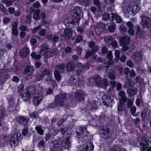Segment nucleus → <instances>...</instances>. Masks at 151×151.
<instances>
[{
    "mask_svg": "<svg viewBox=\"0 0 151 151\" xmlns=\"http://www.w3.org/2000/svg\"><path fill=\"white\" fill-rule=\"evenodd\" d=\"M138 140L140 142L139 145L142 147V151H151V147H147L146 146L148 145L149 142L151 143V142L149 141L146 136H143L142 138L138 137Z\"/></svg>",
    "mask_w": 151,
    "mask_h": 151,
    "instance_id": "obj_1",
    "label": "nucleus"
},
{
    "mask_svg": "<svg viewBox=\"0 0 151 151\" xmlns=\"http://www.w3.org/2000/svg\"><path fill=\"white\" fill-rule=\"evenodd\" d=\"M68 94H60L55 96V102L58 106H63L65 104Z\"/></svg>",
    "mask_w": 151,
    "mask_h": 151,
    "instance_id": "obj_2",
    "label": "nucleus"
},
{
    "mask_svg": "<svg viewBox=\"0 0 151 151\" xmlns=\"http://www.w3.org/2000/svg\"><path fill=\"white\" fill-rule=\"evenodd\" d=\"M140 9V7L137 3L133 2L129 4L127 10L129 14L134 16L139 11Z\"/></svg>",
    "mask_w": 151,
    "mask_h": 151,
    "instance_id": "obj_3",
    "label": "nucleus"
},
{
    "mask_svg": "<svg viewBox=\"0 0 151 151\" xmlns=\"http://www.w3.org/2000/svg\"><path fill=\"white\" fill-rule=\"evenodd\" d=\"M22 138V137L20 133H16L14 134L10 140V144L11 147H14L16 145H17Z\"/></svg>",
    "mask_w": 151,
    "mask_h": 151,
    "instance_id": "obj_4",
    "label": "nucleus"
},
{
    "mask_svg": "<svg viewBox=\"0 0 151 151\" xmlns=\"http://www.w3.org/2000/svg\"><path fill=\"white\" fill-rule=\"evenodd\" d=\"M70 15L76 18L75 19H78V22L81 17L83 16V12L81 8L79 6H76L74 10L70 12Z\"/></svg>",
    "mask_w": 151,
    "mask_h": 151,
    "instance_id": "obj_5",
    "label": "nucleus"
},
{
    "mask_svg": "<svg viewBox=\"0 0 151 151\" xmlns=\"http://www.w3.org/2000/svg\"><path fill=\"white\" fill-rule=\"evenodd\" d=\"M76 67L78 69L76 70L77 76H80L83 73L86 72L89 68L88 64L83 65L81 63H78L76 64Z\"/></svg>",
    "mask_w": 151,
    "mask_h": 151,
    "instance_id": "obj_6",
    "label": "nucleus"
},
{
    "mask_svg": "<svg viewBox=\"0 0 151 151\" xmlns=\"http://www.w3.org/2000/svg\"><path fill=\"white\" fill-rule=\"evenodd\" d=\"M78 19H75L71 17H68L64 21V24L67 27H74L77 24H78Z\"/></svg>",
    "mask_w": 151,
    "mask_h": 151,
    "instance_id": "obj_7",
    "label": "nucleus"
},
{
    "mask_svg": "<svg viewBox=\"0 0 151 151\" xmlns=\"http://www.w3.org/2000/svg\"><path fill=\"white\" fill-rule=\"evenodd\" d=\"M51 151H63L61 145L58 141H53L50 144Z\"/></svg>",
    "mask_w": 151,
    "mask_h": 151,
    "instance_id": "obj_8",
    "label": "nucleus"
},
{
    "mask_svg": "<svg viewBox=\"0 0 151 151\" xmlns=\"http://www.w3.org/2000/svg\"><path fill=\"white\" fill-rule=\"evenodd\" d=\"M34 70V68L32 66H26L24 71L25 78L27 79L31 78L32 77V73Z\"/></svg>",
    "mask_w": 151,
    "mask_h": 151,
    "instance_id": "obj_9",
    "label": "nucleus"
},
{
    "mask_svg": "<svg viewBox=\"0 0 151 151\" xmlns=\"http://www.w3.org/2000/svg\"><path fill=\"white\" fill-rule=\"evenodd\" d=\"M40 10L39 9L35 10L34 12V13L33 15V18L36 20L41 19L42 20L45 19V15L44 12H42L41 13L40 15Z\"/></svg>",
    "mask_w": 151,
    "mask_h": 151,
    "instance_id": "obj_10",
    "label": "nucleus"
},
{
    "mask_svg": "<svg viewBox=\"0 0 151 151\" xmlns=\"http://www.w3.org/2000/svg\"><path fill=\"white\" fill-rule=\"evenodd\" d=\"M74 96L76 99L82 101L84 99V92L81 90H78L74 93Z\"/></svg>",
    "mask_w": 151,
    "mask_h": 151,
    "instance_id": "obj_11",
    "label": "nucleus"
},
{
    "mask_svg": "<svg viewBox=\"0 0 151 151\" xmlns=\"http://www.w3.org/2000/svg\"><path fill=\"white\" fill-rule=\"evenodd\" d=\"M76 136L78 138H82L87 135L86 128V127H80V129L76 131Z\"/></svg>",
    "mask_w": 151,
    "mask_h": 151,
    "instance_id": "obj_12",
    "label": "nucleus"
},
{
    "mask_svg": "<svg viewBox=\"0 0 151 151\" xmlns=\"http://www.w3.org/2000/svg\"><path fill=\"white\" fill-rule=\"evenodd\" d=\"M100 133L101 137L105 139H108L111 137V134L109 129H101Z\"/></svg>",
    "mask_w": 151,
    "mask_h": 151,
    "instance_id": "obj_13",
    "label": "nucleus"
},
{
    "mask_svg": "<svg viewBox=\"0 0 151 151\" xmlns=\"http://www.w3.org/2000/svg\"><path fill=\"white\" fill-rule=\"evenodd\" d=\"M102 100L103 104L107 107L109 104L112 101L111 97L107 94L103 95L102 97Z\"/></svg>",
    "mask_w": 151,
    "mask_h": 151,
    "instance_id": "obj_14",
    "label": "nucleus"
},
{
    "mask_svg": "<svg viewBox=\"0 0 151 151\" xmlns=\"http://www.w3.org/2000/svg\"><path fill=\"white\" fill-rule=\"evenodd\" d=\"M42 93H37L36 94L35 96L33 99V104L35 105H38L42 99Z\"/></svg>",
    "mask_w": 151,
    "mask_h": 151,
    "instance_id": "obj_15",
    "label": "nucleus"
},
{
    "mask_svg": "<svg viewBox=\"0 0 151 151\" xmlns=\"http://www.w3.org/2000/svg\"><path fill=\"white\" fill-rule=\"evenodd\" d=\"M86 108L88 110L93 111L95 110L98 109L97 104L94 100H89Z\"/></svg>",
    "mask_w": 151,
    "mask_h": 151,
    "instance_id": "obj_16",
    "label": "nucleus"
},
{
    "mask_svg": "<svg viewBox=\"0 0 151 151\" xmlns=\"http://www.w3.org/2000/svg\"><path fill=\"white\" fill-rule=\"evenodd\" d=\"M141 18L142 26L145 27H150L151 25V21L150 18L145 16L142 17Z\"/></svg>",
    "mask_w": 151,
    "mask_h": 151,
    "instance_id": "obj_17",
    "label": "nucleus"
},
{
    "mask_svg": "<svg viewBox=\"0 0 151 151\" xmlns=\"http://www.w3.org/2000/svg\"><path fill=\"white\" fill-rule=\"evenodd\" d=\"M62 145L66 149H70L71 147V143L69 137H64L62 140Z\"/></svg>",
    "mask_w": 151,
    "mask_h": 151,
    "instance_id": "obj_18",
    "label": "nucleus"
},
{
    "mask_svg": "<svg viewBox=\"0 0 151 151\" xmlns=\"http://www.w3.org/2000/svg\"><path fill=\"white\" fill-rule=\"evenodd\" d=\"M93 145L91 142H88L83 145V148L80 151H93Z\"/></svg>",
    "mask_w": 151,
    "mask_h": 151,
    "instance_id": "obj_19",
    "label": "nucleus"
},
{
    "mask_svg": "<svg viewBox=\"0 0 151 151\" xmlns=\"http://www.w3.org/2000/svg\"><path fill=\"white\" fill-rule=\"evenodd\" d=\"M49 49V45L47 43H44L42 46V48L41 50L40 53L43 54H45L46 56V54H47L48 52L49 51L48 50Z\"/></svg>",
    "mask_w": 151,
    "mask_h": 151,
    "instance_id": "obj_20",
    "label": "nucleus"
},
{
    "mask_svg": "<svg viewBox=\"0 0 151 151\" xmlns=\"http://www.w3.org/2000/svg\"><path fill=\"white\" fill-rule=\"evenodd\" d=\"M123 51L128 50L129 47L127 46L130 42V39L127 37H123Z\"/></svg>",
    "mask_w": 151,
    "mask_h": 151,
    "instance_id": "obj_21",
    "label": "nucleus"
},
{
    "mask_svg": "<svg viewBox=\"0 0 151 151\" xmlns=\"http://www.w3.org/2000/svg\"><path fill=\"white\" fill-rule=\"evenodd\" d=\"M93 79L95 81L96 85L98 86H101L102 83L101 79L100 76L96 75L93 76Z\"/></svg>",
    "mask_w": 151,
    "mask_h": 151,
    "instance_id": "obj_22",
    "label": "nucleus"
},
{
    "mask_svg": "<svg viewBox=\"0 0 151 151\" xmlns=\"http://www.w3.org/2000/svg\"><path fill=\"white\" fill-rule=\"evenodd\" d=\"M18 24L15 22L12 25V34L15 36H17L18 35V31L17 29Z\"/></svg>",
    "mask_w": 151,
    "mask_h": 151,
    "instance_id": "obj_23",
    "label": "nucleus"
},
{
    "mask_svg": "<svg viewBox=\"0 0 151 151\" xmlns=\"http://www.w3.org/2000/svg\"><path fill=\"white\" fill-rule=\"evenodd\" d=\"M29 52V48L27 47H25L21 50L20 55L22 57H24L28 54Z\"/></svg>",
    "mask_w": 151,
    "mask_h": 151,
    "instance_id": "obj_24",
    "label": "nucleus"
},
{
    "mask_svg": "<svg viewBox=\"0 0 151 151\" xmlns=\"http://www.w3.org/2000/svg\"><path fill=\"white\" fill-rule=\"evenodd\" d=\"M78 76L77 75L76 76L75 75L71 76L70 81L71 84H74L79 83L80 79L78 78L77 80L76 79L78 77Z\"/></svg>",
    "mask_w": 151,
    "mask_h": 151,
    "instance_id": "obj_25",
    "label": "nucleus"
},
{
    "mask_svg": "<svg viewBox=\"0 0 151 151\" xmlns=\"http://www.w3.org/2000/svg\"><path fill=\"white\" fill-rule=\"evenodd\" d=\"M19 121L21 123L26 126L28 123L29 119L28 117L20 116H19Z\"/></svg>",
    "mask_w": 151,
    "mask_h": 151,
    "instance_id": "obj_26",
    "label": "nucleus"
},
{
    "mask_svg": "<svg viewBox=\"0 0 151 151\" xmlns=\"http://www.w3.org/2000/svg\"><path fill=\"white\" fill-rule=\"evenodd\" d=\"M35 129L39 134L41 135H43L44 130L43 129L42 126V125H37L35 127Z\"/></svg>",
    "mask_w": 151,
    "mask_h": 151,
    "instance_id": "obj_27",
    "label": "nucleus"
},
{
    "mask_svg": "<svg viewBox=\"0 0 151 151\" xmlns=\"http://www.w3.org/2000/svg\"><path fill=\"white\" fill-rule=\"evenodd\" d=\"M64 31V33L63 35L64 37L66 39H69L71 37L72 34V32L71 30L67 29H65Z\"/></svg>",
    "mask_w": 151,
    "mask_h": 151,
    "instance_id": "obj_28",
    "label": "nucleus"
},
{
    "mask_svg": "<svg viewBox=\"0 0 151 151\" xmlns=\"http://www.w3.org/2000/svg\"><path fill=\"white\" fill-rule=\"evenodd\" d=\"M75 68V64L73 61L70 62L68 63L66 66L67 70L68 71L73 70Z\"/></svg>",
    "mask_w": 151,
    "mask_h": 151,
    "instance_id": "obj_29",
    "label": "nucleus"
},
{
    "mask_svg": "<svg viewBox=\"0 0 151 151\" xmlns=\"http://www.w3.org/2000/svg\"><path fill=\"white\" fill-rule=\"evenodd\" d=\"M114 19L116 21L117 23H120L122 21V18L119 16L114 13L112 14L111 20H113Z\"/></svg>",
    "mask_w": 151,
    "mask_h": 151,
    "instance_id": "obj_30",
    "label": "nucleus"
},
{
    "mask_svg": "<svg viewBox=\"0 0 151 151\" xmlns=\"http://www.w3.org/2000/svg\"><path fill=\"white\" fill-rule=\"evenodd\" d=\"M40 71L41 73L42 74L44 77L45 76H48L50 74H52L50 70L48 68H42V70Z\"/></svg>",
    "mask_w": 151,
    "mask_h": 151,
    "instance_id": "obj_31",
    "label": "nucleus"
},
{
    "mask_svg": "<svg viewBox=\"0 0 151 151\" xmlns=\"http://www.w3.org/2000/svg\"><path fill=\"white\" fill-rule=\"evenodd\" d=\"M59 52L58 50L56 49L52 50L50 51H49L46 54V56L48 58L51 57Z\"/></svg>",
    "mask_w": 151,
    "mask_h": 151,
    "instance_id": "obj_32",
    "label": "nucleus"
},
{
    "mask_svg": "<svg viewBox=\"0 0 151 151\" xmlns=\"http://www.w3.org/2000/svg\"><path fill=\"white\" fill-rule=\"evenodd\" d=\"M21 97L22 99L24 101H27L29 99L31 96L30 94L27 92L26 93H22L21 94Z\"/></svg>",
    "mask_w": 151,
    "mask_h": 151,
    "instance_id": "obj_33",
    "label": "nucleus"
},
{
    "mask_svg": "<svg viewBox=\"0 0 151 151\" xmlns=\"http://www.w3.org/2000/svg\"><path fill=\"white\" fill-rule=\"evenodd\" d=\"M114 38L111 37H106L104 38V40L107 45H110L114 40Z\"/></svg>",
    "mask_w": 151,
    "mask_h": 151,
    "instance_id": "obj_34",
    "label": "nucleus"
},
{
    "mask_svg": "<svg viewBox=\"0 0 151 151\" xmlns=\"http://www.w3.org/2000/svg\"><path fill=\"white\" fill-rule=\"evenodd\" d=\"M54 75L55 79L58 81H60L62 78V76L60 75V72L56 70L54 71Z\"/></svg>",
    "mask_w": 151,
    "mask_h": 151,
    "instance_id": "obj_35",
    "label": "nucleus"
},
{
    "mask_svg": "<svg viewBox=\"0 0 151 151\" xmlns=\"http://www.w3.org/2000/svg\"><path fill=\"white\" fill-rule=\"evenodd\" d=\"M105 25L102 23L99 22L97 23L96 25L97 28H96L95 29L96 31H98L99 30V33H98L99 34L100 33V30H99V29H103V28L104 29H105Z\"/></svg>",
    "mask_w": 151,
    "mask_h": 151,
    "instance_id": "obj_36",
    "label": "nucleus"
},
{
    "mask_svg": "<svg viewBox=\"0 0 151 151\" xmlns=\"http://www.w3.org/2000/svg\"><path fill=\"white\" fill-rule=\"evenodd\" d=\"M136 33L137 36L139 37H142L143 35V31L141 29L139 26L137 27Z\"/></svg>",
    "mask_w": 151,
    "mask_h": 151,
    "instance_id": "obj_37",
    "label": "nucleus"
},
{
    "mask_svg": "<svg viewBox=\"0 0 151 151\" xmlns=\"http://www.w3.org/2000/svg\"><path fill=\"white\" fill-rule=\"evenodd\" d=\"M5 111V108L2 106H0V119H2L4 118Z\"/></svg>",
    "mask_w": 151,
    "mask_h": 151,
    "instance_id": "obj_38",
    "label": "nucleus"
},
{
    "mask_svg": "<svg viewBox=\"0 0 151 151\" xmlns=\"http://www.w3.org/2000/svg\"><path fill=\"white\" fill-rule=\"evenodd\" d=\"M35 92V89L32 86H29L27 88V92L30 94V95L34 93Z\"/></svg>",
    "mask_w": 151,
    "mask_h": 151,
    "instance_id": "obj_39",
    "label": "nucleus"
},
{
    "mask_svg": "<svg viewBox=\"0 0 151 151\" xmlns=\"http://www.w3.org/2000/svg\"><path fill=\"white\" fill-rule=\"evenodd\" d=\"M134 84V82L131 81H126L125 83V86L126 88L128 87H131L132 86H133Z\"/></svg>",
    "mask_w": 151,
    "mask_h": 151,
    "instance_id": "obj_40",
    "label": "nucleus"
},
{
    "mask_svg": "<svg viewBox=\"0 0 151 151\" xmlns=\"http://www.w3.org/2000/svg\"><path fill=\"white\" fill-rule=\"evenodd\" d=\"M45 81H47L48 83H51L54 81L52 74L47 76L45 79Z\"/></svg>",
    "mask_w": 151,
    "mask_h": 151,
    "instance_id": "obj_41",
    "label": "nucleus"
},
{
    "mask_svg": "<svg viewBox=\"0 0 151 151\" xmlns=\"http://www.w3.org/2000/svg\"><path fill=\"white\" fill-rule=\"evenodd\" d=\"M118 110L119 111H121L123 110V99L122 98V100L120 99L119 102L118 103Z\"/></svg>",
    "mask_w": 151,
    "mask_h": 151,
    "instance_id": "obj_42",
    "label": "nucleus"
},
{
    "mask_svg": "<svg viewBox=\"0 0 151 151\" xmlns=\"http://www.w3.org/2000/svg\"><path fill=\"white\" fill-rule=\"evenodd\" d=\"M115 28V24L114 23H112L111 25L108 27V29L110 32H113Z\"/></svg>",
    "mask_w": 151,
    "mask_h": 151,
    "instance_id": "obj_43",
    "label": "nucleus"
},
{
    "mask_svg": "<svg viewBox=\"0 0 151 151\" xmlns=\"http://www.w3.org/2000/svg\"><path fill=\"white\" fill-rule=\"evenodd\" d=\"M65 67V65L64 63H60L58 64L56 66V68L57 69L60 70H63L64 69Z\"/></svg>",
    "mask_w": 151,
    "mask_h": 151,
    "instance_id": "obj_44",
    "label": "nucleus"
},
{
    "mask_svg": "<svg viewBox=\"0 0 151 151\" xmlns=\"http://www.w3.org/2000/svg\"><path fill=\"white\" fill-rule=\"evenodd\" d=\"M113 63V61H109L107 63H104L103 64L104 68L106 70H107L109 66L111 65L112 63Z\"/></svg>",
    "mask_w": 151,
    "mask_h": 151,
    "instance_id": "obj_45",
    "label": "nucleus"
},
{
    "mask_svg": "<svg viewBox=\"0 0 151 151\" xmlns=\"http://www.w3.org/2000/svg\"><path fill=\"white\" fill-rule=\"evenodd\" d=\"M129 91L130 94L133 96L135 95L137 92V89L133 87L131 88Z\"/></svg>",
    "mask_w": 151,
    "mask_h": 151,
    "instance_id": "obj_46",
    "label": "nucleus"
},
{
    "mask_svg": "<svg viewBox=\"0 0 151 151\" xmlns=\"http://www.w3.org/2000/svg\"><path fill=\"white\" fill-rule=\"evenodd\" d=\"M31 55L32 58L36 60H39L41 58V56L40 55H37L35 52H32Z\"/></svg>",
    "mask_w": 151,
    "mask_h": 151,
    "instance_id": "obj_47",
    "label": "nucleus"
},
{
    "mask_svg": "<svg viewBox=\"0 0 151 151\" xmlns=\"http://www.w3.org/2000/svg\"><path fill=\"white\" fill-rule=\"evenodd\" d=\"M29 128L27 127H25L23 129L22 134L24 136H26L27 135L28 133Z\"/></svg>",
    "mask_w": 151,
    "mask_h": 151,
    "instance_id": "obj_48",
    "label": "nucleus"
},
{
    "mask_svg": "<svg viewBox=\"0 0 151 151\" xmlns=\"http://www.w3.org/2000/svg\"><path fill=\"white\" fill-rule=\"evenodd\" d=\"M119 51L118 50H116L115 51V59L116 62H117L119 58Z\"/></svg>",
    "mask_w": 151,
    "mask_h": 151,
    "instance_id": "obj_49",
    "label": "nucleus"
},
{
    "mask_svg": "<svg viewBox=\"0 0 151 151\" xmlns=\"http://www.w3.org/2000/svg\"><path fill=\"white\" fill-rule=\"evenodd\" d=\"M110 16L109 14L104 13L102 15V18L104 20H106L109 19Z\"/></svg>",
    "mask_w": 151,
    "mask_h": 151,
    "instance_id": "obj_50",
    "label": "nucleus"
},
{
    "mask_svg": "<svg viewBox=\"0 0 151 151\" xmlns=\"http://www.w3.org/2000/svg\"><path fill=\"white\" fill-rule=\"evenodd\" d=\"M44 78V76L42 74L38 73L36 76V78L37 79V81H40Z\"/></svg>",
    "mask_w": 151,
    "mask_h": 151,
    "instance_id": "obj_51",
    "label": "nucleus"
},
{
    "mask_svg": "<svg viewBox=\"0 0 151 151\" xmlns=\"http://www.w3.org/2000/svg\"><path fill=\"white\" fill-rule=\"evenodd\" d=\"M52 137V134L48 132L45 134V140L46 141L49 140Z\"/></svg>",
    "mask_w": 151,
    "mask_h": 151,
    "instance_id": "obj_52",
    "label": "nucleus"
},
{
    "mask_svg": "<svg viewBox=\"0 0 151 151\" xmlns=\"http://www.w3.org/2000/svg\"><path fill=\"white\" fill-rule=\"evenodd\" d=\"M41 6L39 2L37 1L33 4L32 7L34 9H38Z\"/></svg>",
    "mask_w": 151,
    "mask_h": 151,
    "instance_id": "obj_53",
    "label": "nucleus"
},
{
    "mask_svg": "<svg viewBox=\"0 0 151 151\" xmlns=\"http://www.w3.org/2000/svg\"><path fill=\"white\" fill-rule=\"evenodd\" d=\"M94 4L96 5L98 8H100L101 7V4L99 0H93Z\"/></svg>",
    "mask_w": 151,
    "mask_h": 151,
    "instance_id": "obj_54",
    "label": "nucleus"
},
{
    "mask_svg": "<svg viewBox=\"0 0 151 151\" xmlns=\"http://www.w3.org/2000/svg\"><path fill=\"white\" fill-rule=\"evenodd\" d=\"M136 111V107L134 106L133 107L130 109V112L131 114L133 116H135L136 115L135 114V112Z\"/></svg>",
    "mask_w": 151,
    "mask_h": 151,
    "instance_id": "obj_55",
    "label": "nucleus"
},
{
    "mask_svg": "<svg viewBox=\"0 0 151 151\" xmlns=\"http://www.w3.org/2000/svg\"><path fill=\"white\" fill-rule=\"evenodd\" d=\"M9 103L11 107H13L15 104V101L13 99H10L9 101Z\"/></svg>",
    "mask_w": 151,
    "mask_h": 151,
    "instance_id": "obj_56",
    "label": "nucleus"
},
{
    "mask_svg": "<svg viewBox=\"0 0 151 151\" xmlns=\"http://www.w3.org/2000/svg\"><path fill=\"white\" fill-rule=\"evenodd\" d=\"M83 40V38L82 35H78L76 39V41L77 43H79L82 41Z\"/></svg>",
    "mask_w": 151,
    "mask_h": 151,
    "instance_id": "obj_57",
    "label": "nucleus"
},
{
    "mask_svg": "<svg viewBox=\"0 0 151 151\" xmlns=\"http://www.w3.org/2000/svg\"><path fill=\"white\" fill-rule=\"evenodd\" d=\"M94 53L93 51H88L86 53V58H89L91 55H92Z\"/></svg>",
    "mask_w": 151,
    "mask_h": 151,
    "instance_id": "obj_58",
    "label": "nucleus"
},
{
    "mask_svg": "<svg viewBox=\"0 0 151 151\" xmlns=\"http://www.w3.org/2000/svg\"><path fill=\"white\" fill-rule=\"evenodd\" d=\"M5 71L4 70H1V73H2V74H0V75L2 77V81H4V79H5V75L6 74V73H4V72H5Z\"/></svg>",
    "mask_w": 151,
    "mask_h": 151,
    "instance_id": "obj_59",
    "label": "nucleus"
},
{
    "mask_svg": "<svg viewBox=\"0 0 151 151\" xmlns=\"http://www.w3.org/2000/svg\"><path fill=\"white\" fill-rule=\"evenodd\" d=\"M15 1L14 0H8L6 2V5L7 6H10L12 5V3Z\"/></svg>",
    "mask_w": 151,
    "mask_h": 151,
    "instance_id": "obj_60",
    "label": "nucleus"
},
{
    "mask_svg": "<svg viewBox=\"0 0 151 151\" xmlns=\"http://www.w3.org/2000/svg\"><path fill=\"white\" fill-rule=\"evenodd\" d=\"M110 151H122L121 149L118 146H114L112 147Z\"/></svg>",
    "mask_w": 151,
    "mask_h": 151,
    "instance_id": "obj_61",
    "label": "nucleus"
},
{
    "mask_svg": "<svg viewBox=\"0 0 151 151\" xmlns=\"http://www.w3.org/2000/svg\"><path fill=\"white\" fill-rule=\"evenodd\" d=\"M107 57L108 59L110 60L112 58L113 55L111 51H109L108 52Z\"/></svg>",
    "mask_w": 151,
    "mask_h": 151,
    "instance_id": "obj_62",
    "label": "nucleus"
},
{
    "mask_svg": "<svg viewBox=\"0 0 151 151\" xmlns=\"http://www.w3.org/2000/svg\"><path fill=\"white\" fill-rule=\"evenodd\" d=\"M37 40L34 38H31L30 40V43L32 45H36Z\"/></svg>",
    "mask_w": 151,
    "mask_h": 151,
    "instance_id": "obj_63",
    "label": "nucleus"
},
{
    "mask_svg": "<svg viewBox=\"0 0 151 151\" xmlns=\"http://www.w3.org/2000/svg\"><path fill=\"white\" fill-rule=\"evenodd\" d=\"M108 76L109 78L112 80L115 79L116 78V76L111 73H109Z\"/></svg>",
    "mask_w": 151,
    "mask_h": 151,
    "instance_id": "obj_64",
    "label": "nucleus"
}]
</instances>
